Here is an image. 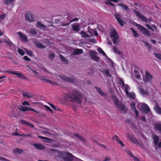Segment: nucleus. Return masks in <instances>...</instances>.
<instances>
[{"label": "nucleus", "mask_w": 161, "mask_h": 161, "mask_svg": "<svg viewBox=\"0 0 161 161\" xmlns=\"http://www.w3.org/2000/svg\"><path fill=\"white\" fill-rule=\"evenodd\" d=\"M82 96V94L77 90L74 91L72 93H69L67 95L68 97L79 104L81 103V98Z\"/></svg>", "instance_id": "nucleus-1"}, {"label": "nucleus", "mask_w": 161, "mask_h": 161, "mask_svg": "<svg viewBox=\"0 0 161 161\" xmlns=\"http://www.w3.org/2000/svg\"><path fill=\"white\" fill-rule=\"evenodd\" d=\"M136 26L141 31L142 34L145 36H150L151 33L150 31L141 25L136 23Z\"/></svg>", "instance_id": "nucleus-2"}, {"label": "nucleus", "mask_w": 161, "mask_h": 161, "mask_svg": "<svg viewBox=\"0 0 161 161\" xmlns=\"http://www.w3.org/2000/svg\"><path fill=\"white\" fill-rule=\"evenodd\" d=\"M122 87L125 89V92L127 96L130 98L134 99L136 97L135 93L133 92H128V90L130 89L129 87L127 85H125L123 81H122Z\"/></svg>", "instance_id": "nucleus-3"}, {"label": "nucleus", "mask_w": 161, "mask_h": 161, "mask_svg": "<svg viewBox=\"0 0 161 161\" xmlns=\"http://www.w3.org/2000/svg\"><path fill=\"white\" fill-rule=\"evenodd\" d=\"M153 78L152 75L148 71H145V75L143 77V80L145 83L151 82Z\"/></svg>", "instance_id": "nucleus-4"}, {"label": "nucleus", "mask_w": 161, "mask_h": 161, "mask_svg": "<svg viewBox=\"0 0 161 161\" xmlns=\"http://www.w3.org/2000/svg\"><path fill=\"white\" fill-rule=\"evenodd\" d=\"M110 36L112 38L113 42L116 44L119 38V36L115 30H112L110 32Z\"/></svg>", "instance_id": "nucleus-5"}, {"label": "nucleus", "mask_w": 161, "mask_h": 161, "mask_svg": "<svg viewBox=\"0 0 161 161\" xmlns=\"http://www.w3.org/2000/svg\"><path fill=\"white\" fill-rule=\"evenodd\" d=\"M137 105L138 106H141V111L146 114L148 113L150 110L149 108L145 103H139Z\"/></svg>", "instance_id": "nucleus-6"}, {"label": "nucleus", "mask_w": 161, "mask_h": 161, "mask_svg": "<svg viewBox=\"0 0 161 161\" xmlns=\"http://www.w3.org/2000/svg\"><path fill=\"white\" fill-rule=\"evenodd\" d=\"M90 55V56L96 62L99 61L100 60V58L97 56V53L91 51Z\"/></svg>", "instance_id": "nucleus-7"}, {"label": "nucleus", "mask_w": 161, "mask_h": 161, "mask_svg": "<svg viewBox=\"0 0 161 161\" xmlns=\"http://www.w3.org/2000/svg\"><path fill=\"white\" fill-rule=\"evenodd\" d=\"M115 18L117 20L119 24L121 26H123L124 22L121 19V15L119 14H115L114 15Z\"/></svg>", "instance_id": "nucleus-8"}, {"label": "nucleus", "mask_w": 161, "mask_h": 161, "mask_svg": "<svg viewBox=\"0 0 161 161\" xmlns=\"http://www.w3.org/2000/svg\"><path fill=\"white\" fill-rule=\"evenodd\" d=\"M134 12L136 14L137 16L141 19H142L143 21L145 22L147 21V18L143 16L141 13L136 10H134Z\"/></svg>", "instance_id": "nucleus-9"}, {"label": "nucleus", "mask_w": 161, "mask_h": 161, "mask_svg": "<svg viewBox=\"0 0 161 161\" xmlns=\"http://www.w3.org/2000/svg\"><path fill=\"white\" fill-rule=\"evenodd\" d=\"M59 77L63 80L67 82H72L74 81V79L72 77L69 78L64 75H60Z\"/></svg>", "instance_id": "nucleus-10"}, {"label": "nucleus", "mask_w": 161, "mask_h": 161, "mask_svg": "<svg viewBox=\"0 0 161 161\" xmlns=\"http://www.w3.org/2000/svg\"><path fill=\"white\" fill-rule=\"evenodd\" d=\"M26 19L27 21L30 22H33L34 21L32 14L30 13L26 14Z\"/></svg>", "instance_id": "nucleus-11"}, {"label": "nucleus", "mask_w": 161, "mask_h": 161, "mask_svg": "<svg viewBox=\"0 0 161 161\" xmlns=\"http://www.w3.org/2000/svg\"><path fill=\"white\" fill-rule=\"evenodd\" d=\"M127 137L132 142L137 144L138 142L136 139L133 136L130 135L128 134H127Z\"/></svg>", "instance_id": "nucleus-12"}, {"label": "nucleus", "mask_w": 161, "mask_h": 161, "mask_svg": "<svg viewBox=\"0 0 161 161\" xmlns=\"http://www.w3.org/2000/svg\"><path fill=\"white\" fill-rule=\"evenodd\" d=\"M131 108L132 111L135 113L137 117H138L139 116V112L137 110L135 107V104L134 103H132L130 106Z\"/></svg>", "instance_id": "nucleus-13"}, {"label": "nucleus", "mask_w": 161, "mask_h": 161, "mask_svg": "<svg viewBox=\"0 0 161 161\" xmlns=\"http://www.w3.org/2000/svg\"><path fill=\"white\" fill-rule=\"evenodd\" d=\"M17 33L19 36V38L21 40L24 42L27 41V37L26 35L20 32H19Z\"/></svg>", "instance_id": "nucleus-14"}, {"label": "nucleus", "mask_w": 161, "mask_h": 161, "mask_svg": "<svg viewBox=\"0 0 161 161\" xmlns=\"http://www.w3.org/2000/svg\"><path fill=\"white\" fill-rule=\"evenodd\" d=\"M5 71L11 74L15 75L18 77H21V76H23V75L22 73L18 72L16 71H11L9 70H7Z\"/></svg>", "instance_id": "nucleus-15"}, {"label": "nucleus", "mask_w": 161, "mask_h": 161, "mask_svg": "<svg viewBox=\"0 0 161 161\" xmlns=\"http://www.w3.org/2000/svg\"><path fill=\"white\" fill-rule=\"evenodd\" d=\"M145 25L149 29L152 30V31H156L157 32L158 31L157 28L155 25H152L151 26H150L148 24H146Z\"/></svg>", "instance_id": "nucleus-16"}, {"label": "nucleus", "mask_w": 161, "mask_h": 161, "mask_svg": "<svg viewBox=\"0 0 161 161\" xmlns=\"http://www.w3.org/2000/svg\"><path fill=\"white\" fill-rule=\"evenodd\" d=\"M34 147L37 149L43 150L45 149V146L40 144H34L33 145Z\"/></svg>", "instance_id": "nucleus-17"}, {"label": "nucleus", "mask_w": 161, "mask_h": 161, "mask_svg": "<svg viewBox=\"0 0 161 161\" xmlns=\"http://www.w3.org/2000/svg\"><path fill=\"white\" fill-rule=\"evenodd\" d=\"M20 123L23 124L31 128H34V125L33 124L30 123L23 120H20Z\"/></svg>", "instance_id": "nucleus-18"}, {"label": "nucleus", "mask_w": 161, "mask_h": 161, "mask_svg": "<svg viewBox=\"0 0 161 161\" xmlns=\"http://www.w3.org/2000/svg\"><path fill=\"white\" fill-rule=\"evenodd\" d=\"M139 89V91L141 94L143 96H147L149 94V92L146 90L144 91L143 89L140 88L139 87H138Z\"/></svg>", "instance_id": "nucleus-19"}, {"label": "nucleus", "mask_w": 161, "mask_h": 161, "mask_svg": "<svg viewBox=\"0 0 161 161\" xmlns=\"http://www.w3.org/2000/svg\"><path fill=\"white\" fill-rule=\"evenodd\" d=\"M153 139L155 145L157 146L159 141V137L156 135H154L153 136Z\"/></svg>", "instance_id": "nucleus-20"}, {"label": "nucleus", "mask_w": 161, "mask_h": 161, "mask_svg": "<svg viewBox=\"0 0 161 161\" xmlns=\"http://www.w3.org/2000/svg\"><path fill=\"white\" fill-rule=\"evenodd\" d=\"M116 105L121 111H123L125 109V105L119 102V103H118V105Z\"/></svg>", "instance_id": "nucleus-21"}, {"label": "nucleus", "mask_w": 161, "mask_h": 161, "mask_svg": "<svg viewBox=\"0 0 161 161\" xmlns=\"http://www.w3.org/2000/svg\"><path fill=\"white\" fill-rule=\"evenodd\" d=\"M38 137L41 139H43V141L45 142H50L52 141V140L51 139L46 137H44L40 136H38Z\"/></svg>", "instance_id": "nucleus-22"}, {"label": "nucleus", "mask_w": 161, "mask_h": 161, "mask_svg": "<svg viewBox=\"0 0 161 161\" xmlns=\"http://www.w3.org/2000/svg\"><path fill=\"white\" fill-rule=\"evenodd\" d=\"M83 52V50L82 49H76L73 51L72 54L76 55L79 54Z\"/></svg>", "instance_id": "nucleus-23"}, {"label": "nucleus", "mask_w": 161, "mask_h": 161, "mask_svg": "<svg viewBox=\"0 0 161 161\" xmlns=\"http://www.w3.org/2000/svg\"><path fill=\"white\" fill-rule=\"evenodd\" d=\"M35 44L37 47L40 48H44L45 47L44 45L42 44L41 43L37 41L35 42Z\"/></svg>", "instance_id": "nucleus-24"}, {"label": "nucleus", "mask_w": 161, "mask_h": 161, "mask_svg": "<svg viewBox=\"0 0 161 161\" xmlns=\"http://www.w3.org/2000/svg\"><path fill=\"white\" fill-rule=\"evenodd\" d=\"M81 37L84 38L89 37V36L84 31H82L80 33Z\"/></svg>", "instance_id": "nucleus-25"}, {"label": "nucleus", "mask_w": 161, "mask_h": 161, "mask_svg": "<svg viewBox=\"0 0 161 161\" xmlns=\"http://www.w3.org/2000/svg\"><path fill=\"white\" fill-rule=\"evenodd\" d=\"M19 108L21 111H29L30 107L21 106L19 107Z\"/></svg>", "instance_id": "nucleus-26"}, {"label": "nucleus", "mask_w": 161, "mask_h": 161, "mask_svg": "<svg viewBox=\"0 0 161 161\" xmlns=\"http://www.w3.org/2000/svg\"><path fill=\"white\" fill-rule=\"evenodd\" d=\"M37 27L44 30L45 29L46 26L44 25L41 23L40 22H37Z\"/></svg>", "instance_id": "nucleus-27"}, {"label": "nucleus", "mask_w": 161, "mask_h": 161, "mask_svg": "<svg viewBox=\"0 0 161 161\" xmlns=\"http://www.w3.org/2000/svg\"><path fill=\"white\" fill-rule=\"evenodd\" d=\"M154 110L158 114H161V108L157 105L154 107Z\"/></svg>", "instance_id": "nucleus-28"}, {"label": "nucleus", "mask_w": 161, "mask_h": 161, "mask_svg": "<svg viewBox=\"0 0 161 161\" xmlns=\"http://www.w3.org/2000/svg\"><path fill=\"white\" fill-rule=\"evenodd\" d=\"M135 73V75L137 79H140L141 76L139 73L138 72L137 70L135 69L134 71Z\"/></svg>", "instance_id": "nucleus-29"}, {"label": "nucleus", "mask_w": 161, "mask_h": 161, "mask_svg": "<svg viewBox=\"0 0 161 161\" xmlns=\"http://www.w3.org/2000/svg\"><path fill=\"white\" fill-rule=\"evenodd\" d=\"M97 50L100 53L102 54L104 56L106 57V58H107L108 57L106 54L105 53V52L103 51L102 50V49L100 47H98L97 48Z\"/></svg>", "instance_id": "nucleus-30"}, {"label": "nucleus", "mask_w": 161, "mask_h": 161, "mask_svg": "<svg viewBox=\"0 0 161 161\" xmlns=\"http://www.w3.org/2000/svg\"><path fill=\"white\" fill-rule=\"evenodd\" d=\"M111 99L112 100H113L114 101L115 104L116 105H118V103H119V102L118 101V98L115 96H112L111 97Z\"/></svg>", "instance_id": "nucleus-31"}, {"label": "nucleus", "mask_w": 161, "mask_h": 161, "mask_svg": "<svg viewBox=\"0 0 161 161\" xmlns=\"http://www.w3.org/2000/svg\"><path fill=\"white\" fill-rule=\"evenodd\" d=\"M72 26L73 30L76 31V32H78L80 30L79 29V26L78 25H72Z\"/></svg>", "instance_id": "nucleus-32"}, {"label": "nucleus", "mask_w": 161, "mask_h": 161, "mask_svg": "<svg viewBox=\"0 0 161 161\" xmlns=\"http://www.w3.org/2000/svg\"><path fill=\"white\" fill-rule=\"evenodd\" d=\"M24 50L25 51L26 54L29 56H33V54L31 51L28 50L25 48H24Z\"/></svg>", "instance_id": "nucleus-33"}, {"label": "nucleus", "mask_w": 161, "mask_h": 161, "mask_svg": "<svg viewBox=\"0 0 161 161\" xmlns=\"http://www.w3.org/2000/svg\"><path fill=\"white\" fill-rule=\"evenodd\" d=\"M65 152H59L58 154V156L64 159L65 156Z\"/></svg>", "instance_id": "nucleus-34"}, {"label": "nucleus", "mask_w": 161, "mask_h": 161, "mask_svg": "<svg viewBox=\"0 0 161 161\" xmlns=\"http://www.w3.org/2000/svg\"><path fill=\"white\" fill-rule=\"evenodd\" d=\"M23 152V150L18 148H16L14 150V152L15 154H20Z\"/></svg>", "instance_id": "nucleus-35"}, {"label": "nucleus", "mask_w": 161, "mask_h": 161, "mask_svg": "<svg viewBox=\"0 0 161 161\" xmlns=\"http://www.w3.org/2000/svg\"><path fill=\"white\" fill-rule=\"evenodd\" d=\"M129 154L133 158V159L134 161H139V159L137 157L134 156L131 153L130 151L128 152Z\"/></svg>", "instance_id": "nucleus-36"}, {"label": "nucleus", "mask_w": 161, "mask_h": 161, "mask_svg": "<svg viewBox=\"0 0 161 161\" xmlns=\"http://www.w3.org/2000/svg\"><path fill=\"white\" fill-rule=\"evenodd\" d=\"M130 29L132 30L133 32V36L134 37H137L139 35L137 32L132 28H130Z\"/></svg>", "instance_id": "nucleus-37"}, {"label": "nucleus", "mask_w": 161, "mask_h": 161, "mask_svg": "<svg viewBox=\"0 0 161 161\" xmlns=\"http://www.w3.org/2000/svg\"><path fill=\"white\" fill-rule=\"evenodd\" d=\"M14 1L13 0H3V3L4 4H10Z\"/></svg>", "instance_id": "nucleus-38"}, {"label": "nucleus", "mask_w": 161, "mask_h": 161, "mask_svg": "<svg viewBox=\"0 0 161 161\" xmlns=\"http://www.w3.org/2000/svg\"><path fill=\"white\" fill-rule=\"evenodd\" d=\"M155 128L158 130L161 131V124H156L155 125Z\"/></svg>", "instance_id": "nucleus-39"}, {"label": "nucleus", "mask_w": 161, "mask_h": 161, "mask_svg": "<svg viewBox=\"0 0 161 161\" xmlns=\"http://www.w3.org/2000/svg\"><path fill=\"white\" fill-rule=\"evenodd\" d=\"M74 136L79 139V140L80 141L82 142H85V140L83 138H82L81 136H79L78 134H75Z\"/></svg>", "instance_id": "nucleus-40"}, {"label": "nucleus", "mask_w": 161, "mask_h": 161, "mask_svg": "<svg viewBox=\"0 0 161 161\" xmlns=\"http://www.w3.org/2000/svg\"><path fill=\"white\" fill-rule=\"evenodd\" d=\"M5 15H6L4 14L0 15V22L1 23H3V21Z\"/></svg>", "instance_id": "nucleus-41"}, {"label": "nucleus", "mask_w": 161, "mask_h": 161, "mask_svg": "<svg viewBox=\"0 0 161 161\" xmlns=\"http://www.w3.org/2000/svg\"><path fill=\"white\" fill-rule=\"evenodd\" d=\"M30 32L31 34L35 35L36 34L37 32L35 29H31L30 31Z\"/></svg>", "instance_id": "nucleus-42"}, {"label": "nucleus", "mask_w": 161, "mask_h": 161, "mask_svg": "<svg viewBox=\"0 0 161 161\" xmlns=\"http://www.w3.org/2000/svg\"><path fill=\"white\" fill-rule=\"evenodd\" d=\"M95 88L96 89L97 91L101 95H104V93L102 92L101 89L97 87H96Z\"/></svg>", "instance_id": "nucleus-43"}, {"label": "nucleus", "mask_w": 161, "mask_h": 161, "mask_svg": "<svg viewBox=\"0 0 161 161\" xmlns=\"http://www.w3.org/2000/svg\"><path fill=\"white\" fill-rule=\"evenodd\" d=\"M23 96L25 97L30 98L31 96L27 92H25L23 94Z\"/></svg>", "instance_id": "nucleus-44"}, {"label": "nucleus", "mask_w": 161, "mask_h": 161, "mask_svg": "<svg viewBox=\"0 0 161 161\" xmlns=\"http://www.w3.org/2000/svg\"><path fill=\"white\" fill-rule=\"evenodd\" d=\"M104 72L105 74L107 76H108L109 77H110L111 76V75L109 73V71L108 69H106L105 70Z\"/></svg>", "instance_id": "nucleus-45"}, {"label": "nucleus", "mask_w": 161, "mask_h": 161, "mask_svg": "<svg viewBox=\"0 0 161 161\" xmlns=\"http://www.w3.org/2000/svg\"><path fill=\"white\" fill-rule=\"evenodd\" d=\"M60 58L61 59L62 61L64 62L65 63H67V61L65 59L64 57L62 55L60 56Z\"/></svg>", "instance_id": "nucleus-46"}, {"label": "nucleus", "mask_w": 161, "mask_h": 161, "mask_svg": "<svg viewBox=\"0 0 161 161\" xmlns=\"http://www.w3.org/2000/svg\"><path fill=\"white\" fill-rule=\"evenodd\" d=\"M113 49L114 51V52L115 53L118 54H120V52L117 50L116 47L114 46L113 47Z\"/></svg>", "instance_id": "nucleus-47"}, {"label": "nucleus", "mask_w": 161, "mask_h": 161, "mask_svg": "<svg viewBox=\"0 0 161 161\" xmlns=\"http://www.w3.org/2000/svg\"><path fill=\"white\" fill-rule=\"evenodd\" d=\"M18 52L22 56H23L25 54L24 52L20 49H18Z\"/></svg>", "instance_id": "nucleus-48"}, {"label": "nucleus", "mask_w": 161, "mask_h": 161, "mask_svg": "<svg viewBox=\"0 0 161 161\" xmlns=\"http://www.w3.org/2000/svg\"><path fill=\"white\" fill-rule=\"evenodd\" d=\"M154 55L158 59L161 60V54L157 53H154Z\"/></svg>", "instance_id": "nucleus-49"}, {"label": "nucleus", "mask_w": 161, "mask_h": 161, "mask_svg": "<svg viewBox=\"0 0 161 161\" xmlns=\"http://www.w3.org/2000/svg\"><path fill=\"white\" fill-rule=\"evenodd\" d=\"M113 139L117 142H118L119 140L118 137L116 135L114 136L113 137Z\"/></svg>", "instance_id": "nucleus-50"}, {"label": "nucleus", "mask_w": 161, "mask_h": 161, "mask_svg": "<svg viewBox=\"0 0 161 161\" xmlns=\"http://www.w3.org/2000/svg\"><path fill=\"white\" fill-rule=\"evenodd\" d=\"M111 159L110 157H106L103 161H109Z\"/></svg>", "instance_id": "nucleus-51"}, {"label": "nucleus", "mask_w": 161, "mask_h": 161, "mask_svg": "<svg viewBox=\"0 0 161 161\" xmlns=\"http://www.w3.org/2000/svg\"><path fill=\"white\" fill-rule=\"evenodd\" d=\"M49 104L51 106V107L55 110H59V109L58 108L56 109L55 107L53 104L50 103Z\"/></svg>", "instance_id": "nucleus-52"}, {"label": "nucleus", "mask_w": 161, "mask_h": 161, "mask_svg": "<svg viewBox=\"0 0 161 161\" xmlns=\"http://www.w3.org/2000/svg\"><path fill=\"white\" fill-rule=\"evenodd\" d=\"M27 67L29 68L30 69H31V70L32 71V72L35 74L36 75H37L38 74V72L35 71V70H34L33 69H32L31 68H30L29 66H27Z\"/></svg>", "instance_id": "nucleus-53"}, {"label": "nucleus", "mask_w": 161, "mask_h": 161, "mask_svg": "<svg viewBox=\"0 0 161 161\" xmlns=\"http://www.w3.org/2000/svg\"><path fill=\"white\" fill-rule=\"evenodd\" d=\"M47 82H48L50 84L53 85H55L56 84V83L54 81L51 80H48V81H47Z\"/></svg>", "instance_id": "nucleus-54"}, {"label": "nucleus", "mask_w": 161, "mask_h": 161, "mask_svg": "<svg viewBox=\"0 0 161 161\" xmlns=\"http://www.w3.org/2000/svg\"><path fill=\"white\" fill-rule=\"evenodd\" d=\"M0 160L2 161H9L8 160L3 157H0Z\"/></svg>", "instance_id": "nucleus-55"}, {"label": "nucleus", "mask_w": 161, "mask_h": 161, "mask_svg": "<svg viewBox=\"0 0 161 161\" xmlns=\"http://www.w3.org/2000/svg\"><path fill=\"white\" fill-rule=\"evenodd\" d=\"M22 136H25V137H27V136H32V134L31 133H30L28 134H23L22 135Z\"/></svg>", "instance_id": "nucleus-56"}, {"label": "nucleus", "mask_w": 161, "mask_h": 161, "mask_svg": "<svg viewBox=\"0 0 161 161\" xmlns=\"http://www.w3.org/2000/svg\"><path fill=\"white\" fill-rule=\"evenodd\" d=\"M5 42L6 44L10 46L12 45L13 44L12 42L10 41H5Z\"/></svg>", "instance_id": "nucleus-57"}, {"label": "nucleus", "mask_w": 161, "mask_h": 161, "mask_svg": "<svg viewBox=\"0 0 161 161\" xmlns=\"http://www.w3.org/2000/svg\"><path fill=\"white\" fill-rule=\"evenodd\" d=\"M45 107L47 110L50 111L52 113H53V110L51 109V108L47 106H45Z\"/></svg>", "instance_id": "nucleus-58"}, {"label": "nucleus", "mask_w": 161, "mask_h": 161, "mask_svg": "<svg viewBox=\"0 0 161 161\" xmlns=\"http://www.w3.org/2000/svg\"><path fill=\"white\" fill-rule=\"evenodd\" d=\"M24 59L25 60L29 61H30V59L27 56H25L24 57Z\"/></svg>", "instance_id": "nucleus-59"}, {"label": "nucleus", "mask_w": 161, "mask_h": 161, "mask_svg": "<svg viewBox=\"0 0 161 161\" xmlns=\"http://www.w3.org/2000/svg\"><path fill=\"white\" fill-rule=\"evenodd\" d=\"M22 104L24 105H27L28 106H30L29 103L26 101H24L23 103H22Z\"/></svg>", "instance_id": "nucleus-60"}, {"label": "nucleus", "mask_w": 161, "mask_h": 161, "mask_svg": "<svg viewBox=\"0 0 161 161\" xmlns=\"http://www.w3.org/2000/svg\"><path fill=\"white\" fill-rule=\"evenodd\" d=\"M118 142L121 145L122 147H123L124 146V144L122 141L120 140Z\"/></svg>", "instance_id": "nucleus-61"}, {"label": "nucleus", "mask_w": 161, "mask_h": 161, "mask_svg": "<svg viewBox=\"0 0 161 161\" xmlns=\"http://www.w3.org/2000/svg\"><path fill=\"white\" fill-rule=\"evenodd\" d=\"M78 18H75L74 19H73L71 20L69 23H71L72 22L78 21Z\"/></svg>", "instance_id": "nucleus-62"}, {"label": "nucleus", "mask_w": 161, "mask_h": 161, "mask_svg": "<svg viewBox=\"0 0 161 161\" xmlns=\"http://www.w3.org/2000/svg\"><path fill=\"white\" fill-rule=\"evenodd\" d=\"M145 45L148 48H151L150 46L149 45L148 43L145 42Z\"/></svg>", "instance_id": "nucleus-63"}, {"label": "nucleus", "mask_w": 161, "mask_h": 161, "mask_svg": "<svg viewBox=\"0 0 161 161\" xmlns=\"http://www.w3.org/2000/svg\"><path fill=\"white\" fill-rule=\"evenodd\" d=\"M55 56L54 54H52L49 56V58L51 59H52L54 58Z\"/></svg>", "instance_id": "nucleus-64"}]
</instances>
